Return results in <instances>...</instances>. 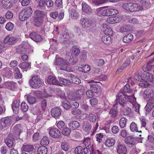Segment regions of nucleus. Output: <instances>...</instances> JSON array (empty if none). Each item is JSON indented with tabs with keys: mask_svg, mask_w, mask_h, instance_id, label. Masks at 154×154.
<instances>
[{
	"mask_svg": "<svg viewBox=\"0 0 154 154\" xmlns=\"http://www.w3.org/2000/svg\"><path fill=\"white\" fill-rule=\"evenodd\" d=\"M122 7L125 10L130 11H142L143 7L140 5L133 3H128L122 5Z\"/></svg>",
	"mask_w": 154,
	"mask_h": 154,
	"instance_id": "obj_1",
	"label": "nucleus"
},
{
	"mask_svg": "<svg viewBox=\"0 0 154 154\" xmlns=\"http://www.w3.org/2000/svg\"><path fill=\"white\" fill-rule=\"evenodd\" d=\"M29 85L31 87L34 88H37L41 87L43 84V81L41 80L38 75H35L32 76L29 81Z\"/></svg>",
	"mask_w": 154,
	"mask_h": 154,
	"instance_id": "obj_2",
	"label": "nucleus"
},
{
	"mask_svg": "<svg viewBox=\"0 0 154 154\" xmlns=\"http://www.w3.org/2000/svg\"><path fill=\"white\" fill-rule=\"evenodd\" d=\"M32 12V11L31 7L27 8L20 12L19 19L21 21H24L31 16Z\"/></svg>",
	"mask_w": 154,
	"mask_h": 154,
	"instance_id": "obj_3",
	"label": "nucleus"
},
{
	"mask_svg": "<svg viewBox=\"0 0 154 154\" xmlns=\"http://www.w3.org/2000/svg\"><path fill=\"white\" fill-rule=\"evenodd\" d=\"M118 96L117 97L116 100H118L119 103L123 107L125 106L126 101H130L131 97H133L134 96L133 94L130 96L124 94H122V95L118 94Z\"/></svg>",
	"mask_w": 154,
	"mask_h": 154,
	"instance_id": "obj_4",
	"label": "nucleus"
},
{
	"mask_svg": "<svg viewBox=\"0 0 154 154\" xmlns=\"http://www.w3.org/2000/svg\"><path fill=\"white\" fill-rule=\"evenodd\" d=\"M48 132L51 137L54 138H59L61 135L59 130L55 128H50L48 130Z\"/></svg>",
	"mask_w": 154,
	"mask_h": 154,
	"instance_id": "obj_5",
	"label": "nucleus"
},
{
	"mask_svg": "<svg viewBox=\"0 0 154 154\" xmlns=\"http://www.w3.org/2000/svg\"><path fill=\"white\" fill-rule=\"evenodd\" d=\"M147 102V104L145 107L146 114L148 113L154 107V98L150 97Z\"/></svg>",
	"mask_w": 154,
	"mask_h": 154,
	"instance_id": "obj_6",
	"label": "nucleus"
},
{
	"mask_svg": "<svg viewBox=\"0 0 154 154\" xmlns=\"http://www.w3.org/2000/svg\"><path fill=\"white\" fill-rule=\"evenodd\" d=\"M17 41L16 37H11L9 35H8L4 38L3 43L4 44H8L10 45H14Z\"/></svg>",
	"mask_w": 154,
	"mask_h": 154,
	"instance_id": "obj_7",
	"label": "nucleus"
},
{
	"mask_svg": "<svg viewBox=\"0 0 154 154\" xmlns=\"http://www.w3.org/2000/svg\"><path fill=\"white\" fill-rule=\"evenodd\" d=\"M58 85L62 86H69L71 85V80L67 79L64 78L63 77H58Z\"/></svg>",
	"mask_w": 154,
	"mask_h": 154,
	"instance_id": "obj_8",
	"label": "nucleus"
},
{
	"mask_svg": "<svg viewBox=\"0 0 154 154\" xmlns=\"http://www.w3.org/2000/svg\"><path fill=\"white\" fill-rule=\"evenodd\" d=\"M51 112L52 116L57 118L60 115L62 110L61 108L59 107H54L51 109Z\"/></svg>",
	"mask_w": 154,
	"mask_h": 154,
	"instance_id": "obj_9",
	"label": "nucleus"
},
{
	"mask_svg": "<svg viewBox=\"0 0 154 154\" xmlns=\"http://www.w3.org/2000/svg\"><path fill=\"white\" fill-rule=\"evenodd\" d=\"M102 29L106 35L112 36L113 35V32L112 29L109 26L106 24H103Z\"/></svg>",
	"mask_w": 154,
	"mask_h": 154,
	"instance_id": "obj_10",
	"label": "nucleus"
},
{
	"mask_svg": "<svg viewBox=\"0 0 154 154\" xmlns=\"http://www.w3.org/2000/svg\"><path fill=\"white\" fill-rule=\"evenodd\" d=\"M116 150L118 154H126L127 151L126 146L123 144H119L116 147Z\"/></svg>",
	"mask_w": 154,
	"mask_h": 154,
	"instance_id": "obj_11",
	"label": "nucleus"
},
{
	"mask_svg": "<svg viewBox=\"0 0 154 154\" xmlns=\"http://www.w3.org/2000/svg\"><path fill=\"white\" fill-rule=\"evenodd\" d=\"M143 82L149 81L153 82L154 81V76L152 74L149 72H145L143 75Z\"/></svg>",
	"mask_w": 154,
	"mask_h": 154,
	"instance_id": "obj_12",
	"label": "nucleus"
},
{
	"mask_svg": "<svg viewBox=\"0 0 154 154\" xmlns=\"http://www.w3.org/2000/svg\"><path fill=\"white\" fill-rule=\"evenodd\" d=\"M12 108L13 111L16 114H17L20 111V101L18 100H14L12 104Z\"/></svg>",
	"mask_w": 154,
	"mask_h": 154,
	"instance_id": "obj_13",
	"label": "nucleus"
},
{
	"mask_svg": "<svg viewBox=\"0 0 154 154\" xmlns=\"http://www.w3.org/2000/svg\"><path fill=\"white\" fill-rule=\"evenodd\" d=\"M80 23L82 27L85 28L90 27L91 24V22L86 18H82L80 21Z\"/></svg>",
	"mask_w": 154,
	"mask_h": 154,
	"instance_id": "obj_14",
	"label": "nucleus"
},
{
	"mask_svg": "<svg viewBox=\"0 0 154 154\" xmlns=\"http://www.w3.org/2000/svg\"><path fill=\"white\" fill-rule=\"evenodd\" d=\"M17 52L19 54H27V49L26 48V45H19L17 48Z\"/></svg>",
	"mask_w": 154,
	"mask_h": 154,
	"instance_id": "obj_15",
	"label": "nucleus"
},
{
	"mask_svg": "<svg viewBox=\"0 0 154 154\" xmlns=\"http://www.w3.org/2000/svg\"><path fill=\"white\" fill-rule=\"evenodd\" d=\"M85 91L83 89H79L76 90L75 92V96L74 98L76 100H81L82 96L85 94Z\"/></svg>",
	"mask_w": 154,
	"mask_h": 154,
	"instance_id": "obj_16",
	"label": "nucleus"
},
{
	"mask_svg": "<svg viewBox=\"0 0 154 154\" xmlns=\"http://www.w3.org/2000/svg\"><path fill=\"white\" fill-rule=\"evenodd\" d=\"M29 37L32 39L36 42H39L42 40L41 36L37 34L35 32H32L30 33Z\"/></svg>",
	"mask_w": 154,
	"mask_h": 154,
	"instance_id": "obj_17",
	"label": "nucleus"
},
{
	"mask_svg": "<svg viewBox=\"0 0 154 154\" xmlns=\"http://www.w3.org/2000/svg\"><path fill=\"white\" fill-rule=\"evenodd\" d=\"M82 11L87 14L91 13L92 10L90 7L85 2H83L82 4Z\"/></svg>",
	"mask_w": 154,
	"mask_h": 154,
	"instance_id": "obj_18",
	"label": "nucleus"
},
{
	"mask_svg": "<svg viewBox=\"0 0 154 154\" xmlns=\"http://www.w3.org/2000/svg\"><path fill=\"white\" fill-rule=\"evenodd\" d=\"M5 84L6 87L8 89L12 90H14L17 87V83L13 81L7 82Z\"/></svg>",
	"mask_w": 154,
	"mask_h": 154,
	"instance_id": "obj_19",
	"label": "nucleus"
},
{
	"mask_svg": "<svg viewBox=\"0 0 154 154\" xmlns=\"http://www.w3.org/2000/svg\"><path fill=\"white\" fill-rule=\"evenodd\" d=\"M21 125L20 124H17L15 125L13 128L14 135L15 136H19L21 133L20 128Z\"/></svg>",
	"mask_w": 154,
	"mask_h": 154,
	"instance_id": "obj_20",
	"label": "nucleus"
},
{
	"mask_svg": "<svg viewBox=\"0 0 154 154\" xmlns=\"http://www.w3.org/2000/svg\"><path fill=\"white\" fill-rule=\"evenodd\" d=\"M47 82L50 84L58 85V80H57L55 77L54 76L50 75L48 78Z\"/></svg>",
	"mask_w": 154,
	"mask_h": 154,
	"instance_id": "obj_21",
	"label": "nucleus"
},
{
	"mask_svg": "<svg viewBox=\"0 0 154 154\" xmlns=\"http://www.w3.org/2000/svg\"><path fill=\"white\" fill-rule=\"evenodd\" d=\"M82 127L83 130L85 131H89L91 128V124L87 121H83Z\"/></svg>",
	"mask_w": 154,
	"mask_h": 154,
	"instance_id": "obj_22",
	"label": "nucleus"
},
{
	"mask_svg": "<svg viewBox=\"0 0 154 154\" xmlns=\"http://www.w3.org/2000/svg\"><path fill=\"white\" fill-rule=\"evenodd\" d=\"M70 129L74 130L80 127L79 123L77 121H72L69 124Z\"/></svg>",
	"mask_w": 154,
	"mask_h": 154,
	"instance_id": "obj_23",
	"label": "nucleus"
},
{
	"mask_svg": "<svg viewBox=\"0 0 154 154\" xmlns=\"http://www.w3.org/2000/svg\"><path fill=\"white\" fill-rule=\"evenodd\" d=\"M2 3L3 7L7 8H11L14 4L10 0H3Z\"/></svg>",
	"mask_w": 154,
	"mask_h": 154,
	"instance_id": "obj_24",
	"label": "nucleus"
},
{
	"mask_svg": "<svg viewBox=\"0 0 154 154\" xmlns=\"http://www.w3.org/2000/svg\"><path fill=\"white\" fill-rule=\"evenodd\" d=\"M70 77L71 85L72 83L77 85H79L80 84L81 82L80 79L78 77L73 74H71Z\"/></svg>",
	"mask_w": 154,
	"mask_h": 154,
	"instance_id": "obj_25",
	"label": "nucleus"
},
{
	"mask_svg": "<svg viewBox=\"0 0 154 154\" xmlns=\"http://www.w3.org/2000/svg\"><path fill=\"white\" fill-rule=\"evenodd\" d=\"M119 0H92V2L95 5H98L109 1L111 2H116Z\"/></svg>",
	"mask_w": 154,
	"mask_h": 154,
	"instance_id": "obj_26",
	"label": "nucleus"
},
{
	"mask_svg": "<svg viewBox=\"0 0 154 154\" xmlns=\"http://www.w3.org/2000/svg\"><path fill=\"white\" fill-rule=\"evenodd\" d=\"M134 138L132 136L127 137L125 140V143L129 145H134L135 144Z\"/></svg>",
	"mask_w": 154,
	"mask_h": 154,
	"instance_id": "obj_27",
	"label": "nucleus"
},
{
	"mask_svg": "<svg viewBox=\"0 0 154 154\" xmlns=\"http://www.w3.org/2000/svg\"><path fill=\"white\" fill-rule=\"evenodd\" d=\"M22 149L25 152H32L34 149L33 146L32 145L29 144L24 145L22 147Z\"/></svg>",
	"mask_w": 154,
	"mask_h": 154,
	"instance_id": "obj_28",
	"label": "nucleus"
},
{
	"mask_svg": "<svg viewBox=\"0 0 154 154\" xmlns=\"http://www.w3.org/2000/svg\"><path fill=\"white\" fill-rule=\"evenodd\" d=\"M115 143V140L113 138H109L107 139L104 143L106 146L110 147L113 146Z\"/></svg>",
	"mask_w": 154,
	"mask_h": 154,
	"instance_id": "obj_29",
	"label": "nucleus"
},
{
	"mask_svg": "<svg viewBox=\"0 0 154 154\" xmlns=\"http://www.w3.org/2000/svg\"><path fill=\"white\" fill-rule=\"evenodd\" d=\"M48 152L47 147L44 146L39 147L37 150V154H46Z\"/></svg>",
	"mask_w": 154,
	"mask_h": 154,
	"instance_id": "obj_30",
	"label": "nucleus"
},
{
	"mask_svg": "<svg viewBox=\"0 0 154 154\" xmlns=\"http://www.w3.org/2000/svg\"><path fill=\"white\" fill-rule=\"evenodd\" d=\"M133 39V35L131 34H129L125 36L123 38V42L125 43H128Z\"/></svg>",
	"mask_w": 154,
	"mask_h": 154,
	"instance_id": "obj_31",
	"label": "nucleus"
},
{
	"mask_svg": "<svg viewBox=\"0 0 154 154\" xmlns=\"http://www.w3.org/2000/svg\"><path fill=\"white\" fill-rule=\"evenodd\" d=\"M102 41L106 44H109L112 43L111 38L109 36L104 35L101 38Z\"/></svg>",
	"mask_w": 154,
	"mask_h": 154,
	"instance_id": "obj_32",
	"label": "nucleus"
},
{
	"mask_svg": "<svg viewBox=\"0 0 154 154\" xmlns=\"http://www.w3.org/2000/svg\"><path fill=\"white\" fill-rule=\"evenodd\" d=\"M44 15L43 11L39 10L35 11V17L34 19H42Z\"/></svg>",
	"mask_w": 154,
	"mask_h": 154,
	"instance_id": "obj_33",
	"label": "nucleus"
},
{
	"mask_svg": "<svg viewBox=\"0 0 154 154\" xmlns=\"http://www.w3.org/2000/svg\"><path fill=\"white\" fill-rule=\"evenodd\" d=\"M71 17L73 19H76L79 16V14L74 9H72L70 11Z\"/></svg>",
	"mask_w": 154,
	"mask_h": 154,
	"instance_id": "obj_34",
	"label": "nucleus"
},
{
	"mask_svg": "<svg viewBox=\"0 0 154 154\" xmlns=\"http://www.w3.org/2000/svg\"><path fill=\"white\" fill-rule=\"evenodd\" d=\"M5 142L9 147L11 148L14 146L13 140L10 138H6L5 140Z\"/></svg>",
	"mask_w": 154,
	"mask_h": 154,
	"instance_id": "obj_35",
	"label": "nucleus"
},
{
	"mask_svg": "<svg viewBox=\"0 0 154 154\" xmlns=\"http://www.w3.org/2000/svg\"><path fill=\"white\" fill-rule=\"evenodd\" d=\"M20 67L23 69H30L31 68L30 63L26 62H23L20 64Z\"/></svg>",
	"mask_w": 154,
	"mask_h": 154,
	"instance_id": "obj_36",
	"label": "nucleus"
},
{
	"mask_svg": "<svg viewBox=\"0 0 154 154\" xmlns=\"http://www.w3.org/2000/svg\"><path fill=\"white\" fill-rule=\"evenodd\" d=\"M62 105L66 109H69L71 108V104L67 100H65L62 103Z\"/></svg>",
	"mask_w": 154,
	"mask_h": 154,
	"instance_id": "obj_37",
	"label": "nucleus"
},
{
	"mask_svg": "<svg viewBox=\"0 0 154 154\" xmlns=\"http://www.w3.org/2000/svg\"><path fill=\"white\" fill-rule=\"evenodd\" d=\"M27 100L29 103L30 104L35 103L36 101V98L35 97L31 95H29L28 96Z\"/></svg>",
	"mask_w": 154,
	"mask_h": 154,
	"instance_id": "obj_38",
	"label": "nucleus"
},
{
	"mask_svg": "<svg viewBox=\"0 0 154 154\" xmlns=\"http://www.w3.org/2000/svg\"><path fill=\"white\" fill-rule=\"evenodd\" d=\"M50 142L49 139L46 136H44L41 141V144L42 145H48Z\"/></svg>",
	"mask_w": 154,
	"mask_h": 154,
	"instance_id": "obj_39",
	"label": "nucleus"
},
{
	"mask_svg": "<svg viewBox=\"0 0 154 154\" xmlns=\"http://www.w3.org/2000/svg\"><path fill=\"white\" fill-rule=\"evenodd\" d=\"M2 122L5 125V128L8 127L11 125L12 123V121L9 119L6 118H3L1 119Z\"/></svg>",
	"mask_w": 154,
	"mask_h": 154,
	"instance_id": "obj_40",
	"label": "nucleus"
},
{
	"mask_svg": "<svg viewBox=\"0 0 154 154\" xmlns=\"http://www.w3.org/2000/svg\"><path fill=\"white\" fill-rule=\"evenodd\" d=\"M62 134L66 136L69 135L71 132V130L66 126L62 130Z\"/></svg>",
	"mask_w": 154,
	"mask_h": 154,
	"instance_id": "obj_41",
	"label": "nucleus"
},
{
	"mask_svg": "<svg viewBox=\"0 0 154 154\" xmlns=\"http://www.w3.org/2000/svg\"><path fill=\"white\" fill-rule=\"evenodd\" d=\"M130 128L131 131L132 132L136 131L137 132H139L140 133L142 132V131H138L137 130V124L134 122H133L131 123Z\"/></svg>",
	"mask_w": 154,
	"mask_h": 154,
	"instance_id": "obj_42",
	"label": "nucleus"
},
{
	"mask_svg": "<svg viewBox=\"0 0 154 154\" xmlns=\"http://www.w3.org/2000/svg\"><path fill=\"white\" fill-rule=\"evenodd\" d=\"M14 69V73L15 78L17 79L21 78L22 77V75L20 73L19 69L17 68H15Z\"/></svg>",
	"mask_w": 154,
	"mask_h": 154,
	"instance_id": "obj_43",
	"label": "nucleus"
},
{
	"mask_svg": "<svg viewBox=\"0 0 154 154\" xmlns=\"http://www.w3.org/2000/svg\"><path fill=\"white\" fill-rule=\"evenodd\" d=\"M14 27V24L11 22L8 23L5 26L6 29L8 31H12Z\"/></svg>",
	"mask_w": 154,
	"mask_h": 154,
	"instance_id": "obj_44",
	"label": "nucleus"
},
{
	"mask_svg": "<svg viewBox=\"0 0 154 154\" xmlns=\"http://www.w3.org/2000/svg\"><path fill=\"white\" fill-rule=\"evenodd\" d=\"M34 24L37 26H41L43 22V19H34Z\"/></svg>",
	"mask_w": 154,
	"mask_h": 154,
	"instance_id": "obj_45",
	"label": "nucleus"
},
{
	"mask_svg": "<svg viewBox=\"0 0 154 154\" xmlns=\"http://www.w3.org/2000/svg\"><path fill=\"white\" fill-rule=\"evenodd\" d=\"M80 67V70L82 72H86L89 71L90 69V66L88 65H83L82 66L81 65Z\"/></svg>",
	"mask_w": 154,
	"mask_h": 154,
	"instance_id": "obj_46",
	"label": "nucleus"
},
{
	"mask_svg": "<svg viewBox=\"0 0 154 154\" xmlns=\"http://www.w3.org/2000/svg\"><path fill=\"white\" fill-rule=\"evenodd\" d=\"M88 119L91 122H95L97 120V118L96 115L93 114H89L88 115Z\"/></svg>",
	"mask_w": 154,
	"mask_h": 154,
	"instance_id": "obj_47",
	"label": "nucleus"
},
{
	"mask_svg": "<svg viewBox=\"0 0 154 154\" xmlns=\"http://www.w3.org/2000/svg\"><path fill=\"white\" fill-rule=\"evenodd\" d=\"M118 109L116 108L112 109L109 111V113L111 114V116L113 117H115L118 113Z\"/></svg>",
	"mask_w": 154,
	"mask_h": 154,
	"instance_id": "obj_48",
	"label": "nucleus"
},
{
	"mask_svg": "<svg viewBox=\"0 0 154 154\" xmlns=\"http://www.w3.org/2000/svg\"><path fill=\"white\" fill-rule=\"evenodd\" d=\"M83 150V147L81 146H79L75 148L74 153L75 154H80L82 152Z\"/></svg>",
	"mask_w": 154,
	"mask_h": 154,
	"instance_id": "obj_49",
	"label": "nucleus"
},
{
	"mask_svg": "<svg viewBox=\"0 0 154 154\" xmlns=\"http://www.w3.org/2000/svg\"><path fill=\"white\" fill-rule=\"evenodd\" d=\"M90 138H87L85 140L84 143H85L86 147H88L91 148V150H92L93 145H91V144L90 142Z\"/></svg>",
	"mask_w": 154,
	"mask_h": 154,
	"instance_id": "obj_50",
	"label": "nucleus"
},
{
	"mask_svg": "<svg viewBox=\"0 0 154 154\" xmlns=\"http://www.w3.org/2000/svg\"><path fill=\"white\" fill-rule=\"evenodd\" d=\"M126 119L124 118H122L120 120L119 124L120 127L123 128L125 126Z\"/></svg>",
	"mask_w": 154,
	"mask_h": 154,
	"instance_id": "obj_51",
	"label": "nucleus"
},
{
	"mask_svg": "<svg viewBox=\"0 0 154 154\" xmlns=\"http://www.w3.org/2000/svg\"><path fill=\"white\" fill-rule=\"evenodd\" d=\"M111 8L103 10L102 13V14L103 16H111Z\"/></svg>",
	"mask_w": 154,
	"mask_h": 154,
	"instance_id": "obj_52",
	"label": "nucleus"
},
{
	"mask_svg": "<svg viewBox=\"0 0 154 154\" xmlns=\"http://www.w3.org/2000/svg\"><path fill=\"white\" fill-rule=\"evenodd\" d=\"M61 147L63 150L67 151L68 150L69 148V143L66 142H63L62 143Z\"/></svg>",
	"mask_w": 154,
	"mask_h": 154,
	"instance_id": "obj_53",
	"label": "nucleus"
},
{
	"mask_svg": "<svg viewBox=\"0 0 154 154\" xmlns=\"http://www.w3.org/2000/svg\"><path fill=\"white\" fill-rule=\"evenodd\" d=\"M63 60L61 58L56 57L55 61L54 62V64L55 65H60L63 64Z\"/></svg>",
	"mask_w": 154,
	"mask_h": 154,
	"instance_id": "obj_54",
	"label": "nucleus"
},
{
	"mask_svg": "<svg viewBox=\"0 0 154 154\" xmlns=\"http://www.w3.org/2000/svg\"><path fill=\"white\" fill-rule=\"evenodd\" d=\"M21 108L23 111L25 112L28 109L29 107L25 102H23L21 104Z\"/></svg>",
	"mask_w": 154,
	"mask_h": 154,
	"instance_id": "obj_55",
	"label": "nucleus"
},
{
	"mask_svg": "<svg viewBox=\"0 0 154 154\" xmlns=\"http://www.w3.org/2000/svg\"><path fill=\"white\" fill-rule=\"evenodd\" d=\"M72 51L76 56H78L80 52L79 48L76 46H74L73 47Z\"/></svg>",
	"mask_w": 154,
	"mask_h": 154,
	"instance_id": "obj_56",
	"label": "nucleus"
},
{
	"mask_svg": "<svg viewBox=\"0 0 154 154\" xmlns=\"http://www.w3.org/2000/svg\"><path fill=\"white\" fill-rule=\"evenodd\" d=\"M57 126L59 129L62 130L65 128L66 125H65L63 122V121H60L57 123Z\"/></svg>",
	"mask_w": 154,
	"mask_h": 154,
	"instance_id": "obj_57",
	"label": "nucleus"
},
{
	"mask_svg": "<svg viewBox=\"0 0 154 154\" xmlns=\"http://www.w3.org/2000/svg\"><path fill=\"white\" fill-rule=\"evenodd\" d=\"M134 78L136 80L141 82H143L144 80L142 79L141 75L139 73L137 72H136L134 76Z\"/></svg>",
	"mask_w": 154,
	"mask_h": 154,
	"instance_id": "obj_58",
	"label": "nucleus"
},
{
	"mask_svg": "<svg viewBox=\"0 0 154 154\" xmlns=\"http://www.w3.org/2000/svg\"><path fill=\"white\" fill-rule=\"evenodd\" d=\"M97 85L94 84H91L90 85L91 89L92 91L94 93H96L98 92V89L97 87Z\"/></svg>",
	"mask_w": 154,
	"mask_h": 154,
	"instance_id": "obj_59",
	"label": "nucleus"
},
{
	"mask_svg": "<svg viewBox=\"0 0 154 154\" xmlns=\"http://www.w3.org/2000/svg\"><path fill=\"white\" fill-rule=\"evenodd\" d=\"M71 113L73 115L80 114L82 113V111L81 109H75L72 110Z\"/></svg>",
	"mask_w": 154,
	"mask_h": 154,
	"instance_id": "obj_60",
	"label": "nucleus"
},
{
	"mask_svg": "<svg viewBox=\"0 0 154 154\" xmlns=\"http://www.w3.org/2000/svg\"><path fill=\"white\" fill-rule=\"evenodd\" d=\"M96 64L99 66H102L104 63V60L101 59L97 60L96 61Z\"/></svg>",
	"mask_w": 154,
	"mask_h": 154,
	"instance_id": "obj_61",
	"label": "nucleus"
},
{
	"mask_svg": "<svg viewBox=\"0 0 154 154\" xmlns=\"http://www.w3.org/2000/svg\"><path fill=\"white\" fill-rule=\"evenodd\" d=\"M13 16V14L11 12L8 11L5 15V17L7 19H11Z\"/></svg>",
	"mask_w": 154,
	"mask_h": 154,
	"instance_id": "obj_62",
	"label": "nucleus"
},
{
	"mask_svg": "<svg viewBox=\"0 0 154 154\" xmlns=\"http://www.w3.org/2000/svg\"><path fill=\"white\" fill-rule=\"evenodd\" d=\"M123 111L124 115H128L131 112V109L128 107H125L123 109Z\"/></svg>",
	"mask_w": 154,
	"mask_h": 154,
	"instance_id": "obj_63",
	"label": "nucleus"
},
{
	"mask_svg": "<svg viewBox=\"0 0 154 154\" xmlns=\"http://www.w3.org/2000/svg\"><path fill=\"white\" fill-rule=\"evenodd\" d=\"M50 16L54 19H56L58 16V12L55 11L51 13L50 14Z\"/></svg>",
	"mask_w": 154,
	"mask_h": 154,
	"instance_id": "obj_64",
	"label": "nucleus"
}]
</instances>
